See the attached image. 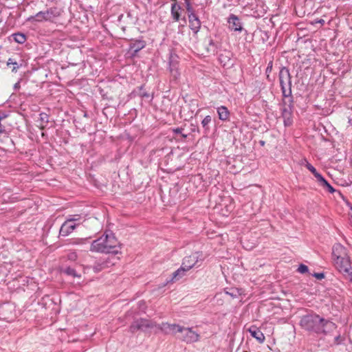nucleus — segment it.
I'll return each instance as SVG.
<instances>
[{
  "mask_svg": "<svg viewBox=\"0 0 352 352\" xmlns=\"http://www.w3.org/2000/svg\"><path fill=\"white\" fill-rule=\"evenodd\" d=\"M138 330L142 331L140 319L135 320L130 327V331L132 333H135Z\"/></svg>",
  "mask_w": 352,
  "mask_h": 352,
  "instance_id": "nucleus-18",
  "label": "nucleus"
},
{
  "mask_svg": "<svg viewBox=\"0 0 352 352\" xmlns=\"http://www.w3.org/2000/svg\"><path fill=\"white\" fill-rule=\"evenodd\" d=\"M78 218L67 219L64 222L60 229V234L63 236L69 235L76 228L77 224L75 223Z\"/></svg>",
  "mask_w": 352,
  "mask_h": 352,
  "instance_id": "nucleus-8",
  "label": "nucleus"
},
{
  "mask_svg": "<svg viewBox=\"0 0 352 352\" xmlns=\"http://www.w3.org/2000/svg\"><path fill=\"white\" fill-rule=\"evenodd\" d=\"M65 273L68 275H71V276H77V277H80V276H78L75 270L72 269V268H67L65 270Z\"/></svg>",
  "mask_w": 352,
  "mask_h": 352,
  "instance_id": "nucleus-23",
  "label": "nucleus"
},
{
  "mask_svg": "<svg viewBox=\"0 0 352 352\" xmlns=\"http://www.w3.org/2000/svg\"><path fill=\"white\" fill-rule=\"evenodd\" d=\"M170 72L173 73V75H174L175 77H177V75L178 74V72L177 70H175V72L173 73V70L171 69Z\"/></svg>",
  "mask_w": 352,
  "mask_h": 352,
  "instance_id": "nucleus-35",
  "label": "nucleus"
},
{
  "mask_svg": "<svg viewBox=\"0 0 352 352\" xmlns=\"http://www.w3.org/2000/svg\"><path fill=\"white\" fill-rule=\"evenodd\" d=\"M13 37L16 43L21 44L23 43L26 40L25 36L21 33L14 34Z\"/></svg>",
  "mask_w": 352,
  "mask_h": 352,
  "instance_id": "nucleus-19",
  "label": "nucleus"
},
{
  "mask_svg": "<svg viewBox=\"0 0 352 352\" xmlns=\"http://www.w3.org/2000/svg\"><path fill=\"white\" fill-rule=\"evenodd\" d=\"M333 256L336 267L352 283V267L344 247L336 244L333 248Z\"/></svg>",
  "mask_w": 352,
  "mask_h": 352,
  "instance_id": "nucleus-1",
  "label": "nucleus"
},
{
  "mask_svg": "<svg viewBox=\"0 0 352 352\" xmlns=\"http://www.w3.org/2000/svg\"><path fill=\"white\" fill-rule=\"evenodd\" d=\"M114 263L111 262L109 258H108L107 261L101 263H97L94 266V270L95 272H98L101 271L102 270L109 267L111 265H113Z\"/></svg>",
  "mask_w": 352,
  "mask_h": 352,
  "instance_id": "nucleus-13",
  "label": "nucleus"
},
{
  "mask_svg": "<svg viewBox=\"0 0 352 352\" xmlns=\"http://www.w3.org/2000/svg\"><path fill=\"white\" fill-rule=\"evenodd\" d=\"M248 331L258 342L263 343L265 340L264 334L256 327L252 326L249 328Z\"/></svg>",
  "mask_w": 352,
  "mask_h": 352,
  "instance_id": "nucleus-11",
  "label": "nucleus"
},
{
  "mask_svg": "<svg viewBox=\"0 0 352 352\" xmlns=\"http://www.w3.org/2000/svg\"><path fill=\"white\" fill-rule=\"evenodd\" d=\"M168 282H169V281H167L166 283L163 284L162 287L166 286V285Z\"/></svg>",
  "mask_w": 352,
  "mask_h": 352,
  "instance_id": "nucleus-38",
  "label": "nucleus"
},
{
  "mask_svg": "<svg viewBox=\"0 0 352 352\" xmlns=\"http://www.w3.org/2000/svg\"><path fill=\"white\" fill-rule=\"evenodd\" d=\"M279 81L281 87L283 95L284 97H288L292 94L291 89V76L289 70L286 67H283L279 72Z\"/></svg>",
  "mask_w": 352,
  "mask_h": 352,
  "instance_id": "nucleus-5",
  "label": "nucleus"
},
{
  "mask_svg": "<svg viewBox=\"0 0 352 352\" xmlns=\"http://www.w3.org/2000/svg\"><path fill=\"white\" fill-rule=\"evenodd\" d=\"M67 258L70 261H76L77 258V254L75 252H69L67 254Z\"/></svg>",
  "mask_w": 352,
  "mask_h": 352,
  "instance_id": "nucleus-28",
  "label": "nucleus"
},
{
  "mask_svg": "<svg viewBox=\"0 0 352 352\" xmlns=\"http://www.w3.org/2000/svg\"><path fill=\"white\" fill-rule=\"evenodd\" d=\"M140 322L142 331H144L155 327V324L152 321L148 320L146 319H140Z\"/></svg>",
  "mask_w": 352,
  "mask_h": 352,
  "instance_id": "nucleus-17",
  "label": "nucleus"
},
{
  "mask_svg": "<svg viewBox=\"0 0 352 352\" xmlns=\"http://www.w3.org/2000/svg\"><path fill=\"white\" fill-rule=\"evenodd\" d=\"M284 122L286 126L290 125L292 122V116L284 119Z\"/></svg>",
  "mask_w": 352,
  "mask_h": 352,
  "instance_id": "nucleus-30",
  "label": "nucleus"
},
{
  "mask_svg": "<svg viewBox=\"0 0 352 352\" xmlns=\"http://www.w3.org/2000/svg\"><path fill=\"white\" fill-rule=\"evenodd\" d=\"M190 28L192 30H193L195 33H197L201 26V23L198 17L195 14H191V15L188 16Z\"/></svg>",
  "mask_w": 352,
  "mask_h": 352,
  "instance_id": "nucleus-12",
  "label": "nucleus"
},
{
  "mask_svg": "<svg viewBox=\"0 0 352 352\" xmlns=\"http://www.w3.org/2000/svg\"><path fill=\"white\" fill-rule=\"evenodd\" d=\"M188 270H187L186 267L182 264V266L173 273L171 281L181 278Z\"/></svg>",
  "mask_w": 352,
  "mask_h": 352,
  "instance_id": "nucleus-14",
  "label": "nucleus"
},
{
  "mask_svg": "<svg viewBox=\"0 0 352 352\" xmlns=\"http://www.w3.org/2000/svg\"><path fill=\"white\" fill-rule=\"evenodd\" d=\"M87 242V239H76L74 241L73 243L75 245H82Z\"/></svg>",
  "mask_w": 352,
  "mask_h": 352,
  "instance_id": "nucleus-27",
  "label": "nucleus"
},
{
  "mask_svg": "<svg viewBox=\"0 0 352 352\" xmlns=\"http://www.w3.org/2000/svg\"><path fill=\"white\" fill-rule=\"evenodd\" d=\"M314 175L322 185L327 184V180L319 173L316 172Z\"/></svg>",
  "mask_w": 352,
  "mask_h": 352,
  "instance_id": "nucleus-21",
  "label": "nucleus"
},
{
  "mask_svg": "<svg viewBox=\"0 0 352 352\" xmlns=\"http://www.w3.org/2000/svg\"><path fill=\"white\" fill-rule=\"evenodd\" d=\"M228 23H229V28L233 31H242V25L239 19L234 14H232L228 19Z\"/></svg>",
  "mask_w": 352,
  "mask_h": 352,
  "instance_id": "nucleus-9",
  "label": "nucleus"
},
{
  "mask_svg": "<svg viewBox=\"0 0 352 352\" xmlns=\"http://www.w3.org/2000/svg\"><path fill=\"white\" fill-rule=\"evenodd\" d=\"M175 131L176 133H180L181 132V129L178 128V129H175Z\"/></svg>",
  "mask_w": 352,
  "mask_h": 352,
  "instance_id": "nucleus-36",
  "label": "nucleus"
},
{
  "mask_svg": "<svg viewBox=\"0 0 352 352\" xmlns=\"http://www.w3.org/2000/svg\"><path fill=\"white\" fill-rule=\"evenodd\" d=\"M322 186L327 187L329 192H334V189L327 182V184H324Z\"/></svg>",
  "mask_w": 352,
  "mask_h": 352,
  "instance_id": "nucleus-31",
  "label": "nucleus"
},
{
  "mask_svg": "<svg viewBox=\"0 0 352 352\" xmlns=\"http://www.w3.org/2000/svg\"><path fill=\"white\" fill-rule=\"evenodd\" d=\"M204 260V256L203 253L201 252H195L189 256H185L183 259L182 264L187 270H190L194 267L200 266Z\"/></svg>",
  "mask_w": 352,
  "mask_h": 352,
  "instance_id": "nucleus-7",
  "label": "nucleus"
},
{
  "mask_svg": "<svg viewBox=\"0 0 352 352\" xmlns=\"http://www.w3.org/2000/svg\"><path fill=\"white\" fill-rule=\"evenodd\" d=\"M178 333L181 334L179 338L187 344L199 342L201 338L200 334L191 327L180 326L178 329Z\"/></svg>",
  "mask_w": 352,
  "mask_h": 352,
  "instance_id": "nucleus-6",
  "label": "nucleus"
},
{
  "mask_svg": "<svg viewBox=\"0 0 352 352\" xmlns=\"http://www.w3.org/2000/svg\"><path fill=\"white\" fill-rule=\"evenodd\" d=\"M298 272L301 274H305L308 272V267L304 264H300L298 268Z\"/></svg>",
  "mask_w": 352,
  "mask_h": 352,
  "instance_id": "nucleus-22",
  "label": "nucleus"
},
{
  "mask_svg": "<svg viewBox=\"0 0 352 352\" xmlns=\"http://www.w3.org/2000/svg\"><path fill=\"white\" fill-rule=\"evenodd\" d=\"M305 166L314 175L316 173L317 170L309 162H306Z\"/></svg>",
  "mask_w": 352,
  "mask_h": 352,
  "instance_id": "nucleus-26",
  "label": "nucleus"
},
{
  "mask_svg": "<svg viewBox=\"0 0 352 352\" xmlns=\"http://www.w3.org/2000/svg\"><path fill=\"white\" fill-rule=\"evenodd\" d=\"M318 22L320 23H324V21L323 19H320Z\"/></svg>",
  "mask_w": 352,
  "mask_h": 352,
  "instance_id": "nucleus-37",
  "label": "nucleus"
},
{
  "mask_svg": "<svg viewBox=\"0 0 352 352\" xmlns=\"http://www.w3.org/2000/svg\"><path fill=\"white\" fill-rule=\"evenodd\" d=\"M300 325L308 331H314L317 333L326 332L335 328V324L330 321H325L316 314L307 315L300 320Z\"/></svg>",
  "mask_w": 352,
  "mask_h": 352,
  "instance_id": "nucleus-3",
  "label": "nucleus"
},
{
  "mask_svg": "<svg viewBox=\"0 0 352 352\" xmlns=\"http://www.w3.org/2000/svg\"><path fill=\"white\" fill-rule=\"evenodd\" d=\"M62 10L60 8L53 7L45 11H41L36 13L34 16H30L28 21L31 23L34 22H43V21H54V19L60 16Z\"/></svg>",
  "mask_w": 352,
  "mask_h": 352,
  "instance_id": "nucleus-4",
  "label": "nucleus"
},
{
  "mask_svg": "<svg viewBox=\"0 0 352 352\" xmlns=\"http://www.w3.org/2000/svg\"><path fill=\"white\" fill-rule=\"evenodd\" d=\"M144 47V44L143 43V42H142V41L138 42V47L135 49V52H138V50H140V49L143 48Z\"/></svg>",
  "mask_w": 352,
  "mask_h": 352,
  "instance_id": "nucleus-32",
  "label": "nucleus"
},
{
  "mask_svg": "<svg viewBox=\"0 0 352 352\" xmlns=\"http://www.w3.org/2000/svg\"><path fill=\"white\" fill-rule=\"evenodd\" d=\"M119 249L120 243L113 233H107L94 241L90 248L93 252L114 254L119 252Z\"/></svg>",
  "mask_w": 352,
  "mask_h": 352,
  "instance_id": "nucleus-2",
  "label": "nucleus"
},
{
  "mask_svg": "<svg viewBox=\"0 0 352 352\" xmlns=\"http://www.w3.org/2000/svg\"><path fill=\"white\" fill-rule=\"evenodd\" d=\"M291 110L290 109H285L283 111V117L284 119L288 118L289 116L291 117Z\"/></svg>",
  "mask_w": 352,
  "mask_h": 352,
  "instance_id": "nucleus-29",
  "label": "nucleus"
},
{
  "mask_svg": "<svg viewBox=\"0 0 352 352\" xmlns=\"http://www.w3.org/2000/svg\"><path fill=\"white\" fill-rule=\"evenodd\" d=\"M186 4V10L188 13V16L191 15V14H195L192 7L191 6L190 1H185Z\"/></svg>",
  "mask_w": 352,
  "mask_h": 352,
  "instance_id": "nucleus-25",
  "label": "nucleus"
},
{
  "mask_svg": "<svg viewBox=\"0 0 352 352\" xmlns=\"http://www.w3.org/2000/svg\"><path fill=\"white\" fill-rule=\"evenodd\" d=\"M210 122H211V117L210 116H207L203 119L201 124L204 127H206L209 124V123Z\"/></svg>",
  "mask_w": 352,
  "mask_h": 352,
  "instance_id": "nucleus-24",
  "label": "nucleus"
},
{
  "mask_svg": "<svg viewBox=\"0 0 352 352\" xmlns=\"http://www.w3.org/2000/svg\"><path fill=\"white\" fill-rule=\"evenodd\" d=\"M314 276L318 279H322L324 278V274L321 273L315 274Z\"/></svg>",
  "mask_w": 352,
  "mask_h": 352,
  "instance_id": "nucleus-33",
  "label": "nucleus"
},
{
  "mask_svg": "<svg viewBox=\"0 0 352 352\" xmlns=\"http://www.w3.org/2000/svg\"><path fill=\"white\" fill-rule=\"evenodd\" d=\"M7 65H12L13 67L12 69V72H16L17 71V69L19 68L18 63L14 61L12 58H9L7 62Z\"/></svg>",
  "mask_w": 352,
  "mask_h": 352,
  "instance_id": "nucleus-20",
  "label": "nucleus"
},
{
  "mask_svg": "<svg viewBox=\"0 0 352 352\" xmlns=\"http://www.w3.org/2000/svg\"><path fill=\"white\" fill-rule=\"evenodd\" d=\"M244 352H248V351H244Z\"/></svg>",
  "mask_w": 352,
  "mask_h": 352,
  "instance_id": "nucleus-39",
  "label": "nucleus"
},
{
  "mask_svg": "<svg viewBox=\"0 0 352 352\" xmlns=\"http://www.w3.org/2000/svg\"><path fill=\"white\" fill-rule=\"evenodd\" d=\"M217 113L219 115V118L223 121L227 120L229 118V111L228 109L224 107L221 106L217 109Z\"/></svg>",
  "mask_w": 352,
  "mask_h": 352,
  "instance_id": "nucleus-15",
  "label": "nucleus"
},
{
  "mask_svg": "<svg viewBox=\"0 0 352 352\" xmlns=\"http://www.w3.org/2000/svg\"><path fill=\"white\" fill-rule=\"evenodd\" d=\"M20 88V81L17 82L16 83H15V85H14V89L15 90H17Z\"/></svg>",
  "mask_w": 352,
  "mask_h": 352,
  "instance_id": "nucleus-34",
  "label": "nucleus"
},
{
  "mask_svg": "<svg viewBox=\"0 0 352 352\" xmlns=\"http://www.w3.org/2000/svg\"><path fill=\"white\" fill-rule=\"evenodd\" d=\"M181 7L176 3L172 4L171 15L175 21H178L180 18Z\"/></svg>",
  "mask_w": 352,
  "mask_h": 352,
  "instance_id": "nucleus-16",
  "label": "nucleus"
},
{
  "mask_svg": "<svg viewBox=\"0 0 352 352\" xmlns=\"http://www.w3.org/2000/svg\"><path fill=\"white\" fill-rule=\"evenodd\" d=\"M179 327L180 325L176 324L162 323L159 326V329L166 334H176Z\"/></svg>",
  "mask_w": 352,
  "mask_h": 352,
  "instance_id": "nucleus-10",
  "label": "nucleus"
}]
</instances>
